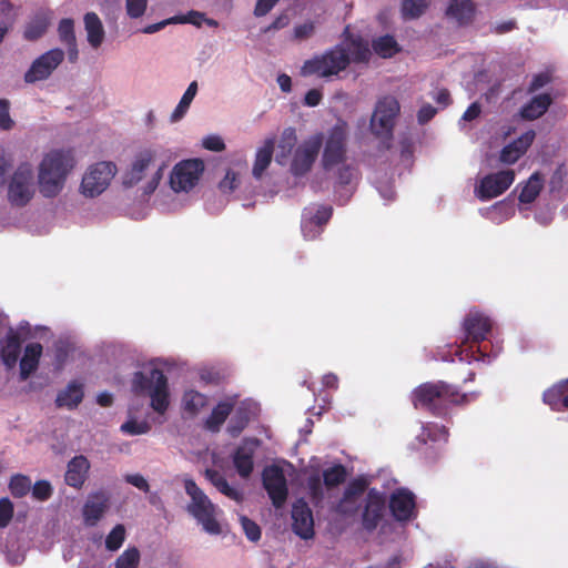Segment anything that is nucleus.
I'll return each mask as SVG.
<instances>
[{
	"label": "nucleus",
	"mask_w": 568,
	"mask_h": 568,
	"mask_svg": "<svg viewBox=\"0 0 568 568\" xmlns=\"http://www.w3.org/2000/svg\"><path fill=\"white\" fill-rule=\"evenodd\" d=\"M412 403L416 409L436 417H447L454 406L468 404L469 395L443 381L427 382L413 390Z\"/></svg>",
	"instance_id": "nucleus-1"
},
{
	"label": "nucleus",
	"mask_w": 568,
	"mask_h": 568,
	"mask_svg": "<svg viewBox=\"0 0 568 568\" xmlns=\"http://www.w3.org/2000/svg\"><path fill=\"white\" fill-rule=\"evenodd\" d=\"M74 165L71 151L53 150L45 154L39 166V189L44 197H54L63 189Z\"/></svg>",
	"instance_id": "nucleus-2"
},
{
	"label": "nucleus",
	"mask_w": 568,
	"mask_h": 568,
	"mask_svg": "<svg viewBox=\"0 0 568 568\" xmlns=\"http://www.w3.org/2000/svg\"><path fill=\"white\" fill-rule=\"evenodd\" d=\"M132 392L149 395L151 407L158 414H164L170 405L168 377L163 371L152 368L149 373L135 372L132 378Z\"/></svg>",
	"instance_id": "nucleus-3"
},
{
	"label": "nucleus",
	"mask_w": 568,
	"mask_h": 568,
	"mask_svg": "<svg viewBox=\"0 0 568 568\" xmlns=\"http://www.w3.org/2000/svg\"><path fill=\"white\" fill-rule=\"evenodd\" d=\"M184 487L192 503L187 506V511L203 526V529L211 535L221 534L222 529L215 518V506L196 485L193 479H185Z\"/></svg>",
	"instance_id": "nucleus-4"
},
{
	"label": "nucleus",
	"mask_w": 568,
	"mask_h": 568,
	"mask_svg": "<svg viewBox=\"0 0 568 568\" xmlns=\"http://www.w3.org/2000/svg\"><path fill=\"white\" fill-rule=\"evenodd\" d=\"M348 52L341 45L326 51L321 57L307 60L303 65V74H316L321 78L336 75L349 65Z\"/></svg>",
	"instance_id": "nucleus-5"
},
{
	"label": "nucleus",
	"mask_w": 568,
	"mask_h": 568,
	"mask_svg": "<svg viewBox=\"0 0 568 568\" xmlns=\"http://www.w3.org/2000/svg\"><path fill=\"white\" fill-rule=\"evenodd\" d=\"M34 174L30 163H21L13 172L8 184V201L12 206L23 207L33 197Z\"/></svg>",
	"instance_id": "nucleus-6"
},
{
	"label": "nucleus",
	"mask_w": 568,
	"mask_h": 568,
	"mask_svg": "<svg viewBox=\"0 0 568 568\" xmlns=\"http://www.w3.org/2000/svg\"><path fill=\"white\" fill-rule=\"evenodd\" d=\"M386 508V494L375 487L368 488L361 507L362 528L367 532L375 531L385 518Z\"/></svg>",
	"instance_id": "nucleus-7"
},
{
	"label": "nucleus",
	"mask_w": 568,
	"mask_h": 568,
	"mask_svg": "<svg viewBox=\"0 0 568 568\" xmlns=\"http://www.w3.org/2000/svg\"><path fill=\"white\" fill-rule=\"evenodd\" d=\"M399 110V102L394 97L386 95L378 100L371 119L372 132L377 136L390 139Z\"/></svg>",
	"instance_id": "nucleus-8"
},
{
	"label": "nucleus",
	"mask_w": 568,
	"mask_h": 568,
	"mask_svg": "<svg viewBox=\"0 0 568 568\" xmlns=\"http://www.w3.org/2000/svg\"><path fill=\"white\" fill-rule=\"evenodd\" d=\"M204 171L201 159L182 160L173 166L170 174V186L174 192H189L199 182Z\"/></svg>",
	"instance_id": "nucleus-9"
},
{
	"label": "nucleus",
	"mask_w": 568,
	"mask_h": 568,
	"mask_svg": "<svg viewBox=\"0 0 568 568\" xmlns=\"http://www.w3.org/2000/svg\"><path fill=\"white\" fill-rule=\"evenodd\" d=\"M347 123L339 120L328 133L322 162L325 170L344 163L346 159Z\"/></svg>",
	"instance_id": "nucleus-10"
},
{
	"label": "nucleus",
	"mask_w": 568,
	"mask_h": 568,
	"mask_svg": "<svg viewBox=\"0 0 568 568\" xmlns=\"http://www.w3.org/2000/svg\"><path fill=\"white\" fill-rule=\"evenodd\" d=\"M116 173V166L112 162H99L92 165L84 174L81 189L84 195L97 196L110 184Z\"/></svg>",
	"instance_id": "nucleus-11"
},
{
	"label": "nucleus",
	"mask_w": 568,
	"mask_h": 568,
	"mask_svg": "<svg viewBox=\"0 0 568 568\" xmlns=\"http://www.w3.org/2000/svg\"><path fill=\"white\" fill-rule=\"evenodd\" d=\"M368 486L369 481L364 476L352 479L335 506L336 514L343 517L356 516L361 510L359 499L364 496Z\"/></svg>",
	"instance_id": "nucleus-12"
},
{
	"label": "nucleus",
	"mask_w": 568,
	"mask_h": 568,
	"mask_svg": "<svg viewBox=\"0 0 568 568\" xmlns=\"http://www.w3.org/2000/svg\"><path fill=\"white\" fill-rule=\"evenodd\" d=\"M387 505L392 517L398 523H408L417 517L416 496L408 488L392 491Z\"/></svg>",
	"instance_id": "nucleus-13"
},
{
	"label": "nucleus",
	"mask_w": 568,
	"mask_h": 568,
	"mask_svg": "<svg viewBox=\"0 0 568 568\" xmlns=\"http://www.w3.org/2000/svg\"><path fill=\"white\" fill-rule=\"evenodd\" d=\"M64 52L61 49H51L37 58L24 74L27 83L48 79L52 72L62 63Z\"/></svg>",
	"instance_id": "nucleus-14"
},
{
	"label": "nucleus",
	"mask_w": 568,
	"mask_h": 568,
	"mask_svg": "<svg viewBox=\"0 0 568 568\" xmlns=\"http://www.w3.org/2000/svg\"><path fill=\"white\" fill-rule=\"evenodd\" d=\"M262 481L273 506L276 508L282 507L288 495L283 469L275 465L265 467L262 474Z\"/></svg>",
	"instance_id": "nucleus-15"
},
{
	"label": "nucleus",
	"mask_w": 568,
	"mask_h": 568,
	"mask_svg": "<svg viewBox=\"0 0 568 568\" xmlns=\"http://www.w3.org/2000/svg\"><path fill=\"white\" fill-rule=\"evenodd\" d=\"M514 181V170H504L487 174L481 179L479 186L476 189V195L480 201L491 200L508 190Z\"/></svg>",
	"instance_id": "nucleus-16"
},
{
	"label": "nucleus",
	"mask_w": 568,
	"mask_h": 568,
	"mask_svg": "<svg viewBox=\"0 0 568 568\" xmlns=\"http://www.w3.org/2000/svg\"><path fill=\"white\" fill-rule=\"evenodd\" d=\"M333 215L331 205H317L316 207H306L302 217V232L305 239L314 240L322 232Z\"/></svg>",
	"instance_id": "nucleus-17"
},
{
	"label": "nucleus",
	"mask_w": 568,
	"mask_h": 568,
	"mask_svg": "<svg viewBox=\"0 0 568 568\" xmlns=\"http://www.w3.org/2000/svg\"><path fill=\"white\" fill-rule=\"evenodd\" d=\"M156 151L146 148L136 152L130 168L124 172L122 183L125 187L136 185L145 176L151 166H155Z\"/></svg>",
	"instance_id": "nucleus-18"
},
{
	"label": "nucleus",
	"mask_w": 568,
	"mask_h": 568,
	"mask_svg": "<svg viewBox=\"0 0 568 568\" xmlns=\"http://www.w3.org/2000/svg\"><path fill=\"white\" fill-rule=\"evenodd\" d=\"M321 146L322 139L320 136H314L302 143L294 153L291 163L292 173L296 176H302L307 173L312 169Z\"/></svg>",
	"instance_id": "nucleus-19"
},
{
	"label": "nucleus",
	"mask_w": 568,
	"mask_h": 568,
	"mask_svg": "<svg viewBox=\"0 0 568 568\" xmlns=\"http://www.w3.org/2000/svg\"><path fill=\"white\" fill-rule=\"evenodd\" d=\"M292 520L293 531L298 537L305 540L314 537L313 513L307 503L303 499L294 503L292 507Z\"/></svg>",
	"instance_id": "nucleus-20"
},
{
	"label": "nucleus",
	"mask_w": 568,
	"mask_h": 568,
	"mask_svg": "<svg viewBox=\"0 0 568 568\" xmlns=\"http://www.w3.org/2000/svg\"><path fill=\"white\" fill-rule=\"evenodd\" d=\"M463 328L467 342L480 343L485 341L490 333L491 321L483 313L469 312L463 322Z\"/></svg>",
	"instance_id": "nucleus-21"
},
{
	"label": "nucleus",
	"mask_w": 568,
	"mask_h": 568,
	"mask_svg": "<svg viewBox=\"0 0 568 568\" xmlns=\"http://www.w3.org/2000/svg\"><path fill=\"white\" fill-rule=\"evenodd\" d=\"M258 445L257 439H245L233 453V465L242 478L251 476L254 468V454Z\"/></svg>",
	"instance_id": "nucleus-22"
},
{
	"label": "nucleus",
	"mask_w": 568,
	"mask_h": 568,
	"mask_svg": "<svg viewBox=\"0 0 568 568\" xmlns=\"http://www.w3.org/2000/svg\"><path fill=\"white\" fill-rule=\"evenodd\" d=\"M109 507V497L103 491L93 493L85 501L82 515L84 524L93 527L103 517Z\"/></svg>",
	"instance_id": "nucleus-23"
},
{
	"label": "nucleus",
	"mask_w": 568,
	"mask_h": 568,
	"mask_svg": "<svg viewBox=\"0 0 568 568\" xmlns=\"http://www.w3.org/2000/svg\"><path fill=\"white\" fill-rule=\"evenodd\" d=\"M90 463L83 455L74 456L67 466L64 480L68 486L81 488L87 480Z\"/></svg>",
	"instance_id": "nucleus-24"
},
{
	"label": "nucleus",
	"mask_w": 568,
	"mask_h": 568,
	"mask_svg": "<svg viewBox=\"0 0 568 568\" xmlns=\"http://www.w3.org/2000/svg\"><path fill=\"white\" fill-rule=\"evenodd\" d=\"M22 339L17 331L9 327L0 349V359L8 369H12L21 353Z\"/></svg>",
	"instance_id": "nucleus-25"
},
{
	"label": "nucleus",
	"mask_w": 568,
	"mask_h": 568,
	"mask_svg": "<svg viewBox=\"0 0 568 568\" xmlns=\"http://www.w3.org/2000/svg\"><path fill=\"white\" fill-rule=\"evenodd\" d=\"M43 347L40 343H30L24 347V353L20 359V379L27 381L33 374L40 363Z\"/></svg>",
	"instance_id": "nucleus-26"
},
{
	"label": "nucleus",
	"mask_w": 568,
	"mask_h": 568,
	"mask_svg": "<svg viewBox=\"0 0 568 568\" xmlns=\"http://www.w3.org/2000/svg\"><path fill=\"white\" fill-rule=\"evenodd\" d=\"M552 104V98L549 93L535 95L524 104L519 111L521 119L526 121H534L541 118Z\"/></svg>",
	"instance_id": "nucleus-27"
},
{
	"label": "nucleus",
	"mask_w": 568,
	"mask_h": 568,
	"mask_svg": "<svg viewBox=\"0 0 568 568\" xmlns=\"http://www.w3.org/2000/svg\"><path fill=\"white\" fill-rule=\"evenodd\" d=\"M84 392L82 384L72 381L67 387L60 390L55 398L57 407H65L68 409H75L83 400Z\"/></svg>",
	"instance_id": "nucleus-28"
},
{
	"label": "nucleus",
	"mask_w": 568,
	"mask_h": 568,
	"mask_svg": "<svg viewBox=\"0 0 568 568\" xmlns=\"http://www.w3.org/2000/svg\"><path fill=\"white\" fill-rule=\"evenodd\" d=\"M568 388V378L560 381L555 384L552 387L546 389L542 394V400L547 404L552 410L560 412L566 409L564 406L565 396L567 395Z\"/></svg>",
	"instance_id": "nucleus-29"
},
{
	"label": "nucleus",
	"mask_w": 568,
	"mask_h": 568,
	"mask_svg": "<svg viewBox=\"0 0 568 568\" xmlns=\"http://www.w3.org/2000/svg\"><path fill=\"white\" fill-rule=\"evenodd\" d=\"M232 400L220 402L205 420V427L211 432H219L234 408Z\"/></svg>",
	"instance_id": "nucleus-30"
},
{
	"label": "nucleus",
	"mask_w": 568,
	"mask_h": 568,
	"mask_svg": "<svg viewBox=\"0 0 568 568\" xmlns=\"http://www.w3.org/2000/svg\"><path fill=\"white\" fill-rule=\"evenodd\" d=\"M475 8L470 0H450L446 14L459 24L469 23L474 17Z\"/></svg>",
	"instance_id": "nucleus-31"
},
{
	"label": "nucleus",
	"mask_w": 568,
	"mask_h": 568,
	"mask_svg": "<svg viewBox=\"0 0 568 568\" xmlns=\"http://www.w3.org/2000/svg\"><path fill=\"white\" fill-rule=\"evenodd\" d=\"M84 26L88 33V42L92 48H99L104 39V29L98 14L88 12L84 16Z\"/></svg>",
	"instance_id": "nucleus-32"
},
{
	"label": "nucleus",
	"mask_w": 568,
	"mask_h": 568,
	"mask_svg": "<svg viewBox=\"0 0 568 568\" xmlns=\"http://www.w3.org/2000/svg\"><path fill=\"white\" fill-rule=\"evenodd\" d=\"M205 477L220 493H222L230 499L235 500L237 503H241L243 500V494L235 489L234 487H231L226 478L223 475H221L217 470L206 469Z\"/></svg>",
	"instance_id": "nucleus-33"
},
{
	"label": "nucleus",
	"mask_w": 568,
	"mask_h": 568,
	"mask_svg": "<svg viewBox=\"0 0 568 568\" xmlns=\"http://www.w3.org/2000/svg\"><path fill=\"white\" fill-rule=\"evenodd\" d=\"M274 151V140L267 139L263 146L260 148L255 155V161L253 165V176L256 179H261L264 171L268 168L272 162Z\"/></svg>",
	"instance_id": "nucleus-34"
},
{
	"label": "nucleus",
	"mask_w": 568,
	"mask_h": 568,
	"mask_svg": "<svg viewBox=\"0 0 568 568\" xmlns=\"http://www.w3.org/2000/svg\"><path fill=\"white\" fill-rule=\"evenodd\" d=\"M544 187V179L539 172L530 175L526 184L521 187L518 200L520 203L530 204L540 194Z\"/></svg>",
	"instance_id": "nucleus-35"
},
{
	"label": "nucleus",
	"mask_w": 568,
	"mask_h": 568,
	"mask_svg": "<svg viewBox=\"0 0 568 568\" xmlns=\"http://www.w3.org/2000/svg\"><path fill=\"white\" fill-rule=\"evenodd\" d=\"M207 404V397L194 389L186 390L182 397L184 412L194 416L200 413Z\"/></svg>",
	"instance_id": "nucleus-36"
},
{
	"label": "nucleus",
	"mask_w": 568,
	"mask_h": 568,
	"mask_svg": "<svg viewBox=\"0 0 568 568\" xmlns=\"http://www.w3.org/2000/svg\"><path fill=\"white\" fill-rule=\"evenodd\" d=\"M50 20L45 14L36 16L26 27L23 36L29 41L40 39L48 30Z\"/></svg>",
	"instance_id": "nucleus-37"
},
{
	"label": "nucleus",
	"mask_w": 568,
	"mask_h": 568,
	"mask_svg": "<svg viewBox=\"0 0 568 568\" xmlns=\"http://www.w3.org/2000/svg\"><path fill=\"white\" fill-rule=\"evenodd\" d=\"M197 92V82L193 81L189 84L186 91L182 95L179 104L174 109V111L171 114V121L178 122L181 120L184 114L186 113L187 109L190 108L191 102L193 101L195 94Z\"/></svg>",
	"instance_id": "nucleus-38"
},
{
	"label": "nucleus",
	"mask_w": 568,
	"mask_h": 568,
	"mask_svg": "<svg viewBox=\"0 0 568 568\" xmlns=\"http://www.w3.org/2000/svg\"><path fill=\"white\" fill-rule=\"evenodd\" d=\"M373 49L382 58H392L399 51L396 40L389 34L374 40Z\"/></svg>",
	"instance_id": "nucleus-39"
},
{
	"label": "nucleus",
	"mask_w": 568,
	"mask_h": 568,
	"mask_svg": "<svg viewBox=\"0 0 568 568\" xmlns=\"http://www.w3.org/2000/svg\"><path fill=\"white\" fill-rule=\"evenodd\" d=\"M347 470L342 464L334 465L323 471V483L327 488L339 486L346 480Z\"/></svg>",
	"instance_id": "nucleus-40"
},
{
	"label": "nucleus",
	"mask_w": 568,
	"mask_h": 568,
	"mask_svg": "<svg viewBox=\"0 0 568 568\" xmlns=\"http://www.w3.org/2000/svg\"><path fill=\"white\" fill-rule=\"evenodd\" d=\"M297 141L295 129L286 128L281 135L278 142L280 153L277 154V161L282 163V159H286L292 150L294 149Z\"/></svg>",
	"instance_id": "nucleus-41"
},
{
	"label": "nucleus",
	"mask_w": 568,
	"mask_h": 568,
	"mask_svg": "<svg viewBox=\"0 0 568 568\" xmlns=\"http://www.w3.org/2000/svg\"><path fill=\"white\" fill-rule=\"evenodd\" d=\"M428 0H403L402 14L404 19H417L428 8Z\"/></svg>",
	"instance_id": "nucleus-42"
},
{
	"label": "nucleus",
	"mask_w": 568,
	"mask_h": 568,
	"mask_svg": "<svg viewBox=\"0 0 568 568\" xmlns=\"http://www.w3.org/2000/svg\"><path fill=\"white\" fill-rule=\"evenodd\" d=\"M140 551L135 547L125 549L115 560L114 568H138Z\"/></svg>",
	"instance_id": "nucleus-43"
},
{
	"label": "nucleus",
	"mask_w": 568,
	"mask_h": 568,
	"mask_svg": "<svg viewBox=\"0 0 568 568\" xmlns=\"http://www.w3.org/2000/svg\"><path fill=\"white\" fill-rule=\"evenodd\" d=\"M9 488L13 497H24L31 489V480L28 476L14 475L11 477Z\"/></svg>",
	"instance_id": "nucleus-44"
},
{
	"label": "nucleus",
	"mask_w": 568,
	"mask_h": 568,
	"mask_svg": "<svg viewBox=\"0 0 568 568\" xmlns=\"http://www.w3.org/2000/svg\"><path fill=\"white\" fill-rule=\"evenodd\" d=\"M125 539V527L122 524H118L109 532L105 538V548L110 551H116L121 548Z\"/></svg>",
	"instance_id": "nucleus-45"
},
{
	"label": "nucleus",
	"mask_w": 568,
	"mask_h": 568,
	"mask_svg": "<svg viewBox=\"0 0 568 568\" xmlns=\"http://www.w3.org/2000/svg\"><path fill=\"white\" fill-rule=\"evenodd\" d=\"M58 33L60 41L64 45L77 42L74 33V21L70 18H64L59 22Z\"/></svg>",
	"instance_id": "nucleus-46"
},
{
	"label": "nucleus",
	"mask_w": 568,
	"mask_h": 568,
	"mask_svg": "<svg viewBox=\"0 0 568 568\" xmlns=\"http://www.w3.org/2000/svg\"><path fill=\"white\" fill-rule=\"evenodd\" d=\"M320 475H311L307 479L308 495L315 505H318L324 499V489Z\"/></svg>",
	"instance_id": "nucleus-47"
},
{
	"label": "nucleus",
	"mask_w": 568,
	"mask_h": 568,
	"mask_svg": "<svg viewBox=\"0 0 568 568\" xmlns=\"http://www.w3.org/2000/svg\"><path fill=\"white\" fill-rule=\"evenodd\" d=\"M151 426L148 422H136L134 419H130L121 425V430L129 435H142L149 433Z\"/></svg>",
	"instance_id": "nucleus-48"
},
{
	"label": "nucleus",
	"mask_w": 568,
	"mask_h": 568,
	"mask_svg": "<svg viewBox=\"0 0 568 568\" xmlns=\"http://www.w3.org/2000/svg\"><path fill=\"white\" fill-rule=\"evenodd\" d=\"M31 488L33 498L40 501L48 500L53 494L52 486L48 480H38Z\"/></svg>",
	"instance_id": "nucleus-49"
},
{
	"label": "nucleus",
	"mask_w": 568,
	"mask_h": 568,
	"mask_svg": "<svg viewBox=\"0 0 568 568\" xmlns=\"http://www.w3.org/2000/svg\"><path fill=\"white\" fill-rule=\"evenodd\" d=\"M358 170L353 164H343L337 171V182L339 185H348L357 179Z\"/></svg>",
	"instance_id": "nucleus-50"
},
{
	"label": "nucleus",
	"mask_w": 568,
	"mask_h": 568,
	"mask_svg": "<svg viewBox=\"0 0 568 568\" xmlns=\"http://www.w3.org/2000/svg\"><path fill=\"white\" fill-rule=\"evenodd\" d=\"M240 520L247 539L254 542L258 541L261 539L260 526L246 516H241Z\"/></svg>",
	"instance_id": "nucleus-51"
},
{
	"label": "nucleus",
	"mask_w": 568,
	"mask_h": 568,
	"mask_svg": "<svg viewBox=\"0 0 568 568\" xmlns=\"http://www.w3.org/2000/svg\"><path fill=\"white\" fill-rule=\"evenodd\" d=\"M315 31V24L312 21L304 22L302 24H297L293 30V40L295 41H304L310 39Z\"/></svg>",
	"instance_id": "nucleus-52"
},
{
	"label": "nucleus",
	"mask_w": 568,
	"mask_h": 568,
	"mask_svg": "<svg viewBox=\"0 0 568 568\" xmlns=\"http://www.w3.org/2000/svg\"><path fill=\"white\" fill-rule=\"evenodd\" d=\"M524 155L523 150L515 149L514 145H505L499 155L500 162L505 164H514Z\"/></svg>",
	"instance_id": "nucleus-53"
},
{
	"label": "nucleus",
	"mask_w": 568,
	"mask_h": 568,
	"mask_svg": "<svg viewBox=\"0 0 568 568\" xmlns=\"http://www.w3.org/2000/svg\"><path fill=\"white\" fill-rule=\"evenodd\" d=\"M13 516V504L9 498L0 499V528L9 525Z\"/></svg>",
	"instance_id": "nucleus-54"
},
{
	"label": "nucleus",
	"mask_w": 568,
	"mask_h": 568,
	"mask_svg": "<svg viewBox=\"0 0 568 568\" xmlns=\"http://www.w3.org/2000/svg\"><path fill=\"white\" fill-rule=\"evenodd\" d=\"M165 166V163H161L156 166V170L154 171L151 179L148 181L146 185L143 189V193L145 195H150L156 190L163 178Z\"/></svg>",
	"instance_id": "nucleus-55"
},
{
	"label": "nucleus",
	"mask_w": 568,
	"mask_h": 568,
	"mask_svg": "<svg viewBox=\"0 0 568 568\" xmlns=\"http://www.w3.org/2000/svg\"><path fill=\"white\" fill-rule=\"evenodd\" d=\"M148 0H126V12L130 18L138 19L146 10Z\"/></svg>",
	"instance_id": "nucleus-56"
},
{
	"label": "nucleus",
	"mask_w": 568,
	"mask_h": 568,
	"mask_svg": "<svg viewBox=\"0 0 568 568\" xmlns=\"http://www.w3.org/2000/svg\"><path fill=\"white\" fill-rule=\"evenodd\" d=\"M536 133L534 130H528L525 133H523L518 139L510 142L509 145H514L517 150H523V153L525 154L529 146L532 144L535 140Z\"/></svg>",
	"instance_id": "nucleus-57"
},
{
	"label": "nucleus",
	"mask_w": 568,
	"mask_h": 568,
	"mask_svg": "<svg viewBox=\"0 0 568 568\" xmlns=\"http://www.w3.org/2000/svg\"><path fill=\"white\" fill-rule=\"evenodd\" d=\"M10 103L6 99H0V128L2 130H10L13 126V121L9 114Z\"/></svg>",
	"instance_id": "nucleus-58"
},
{
	"label": "nucleus",
	"mask_w": 568,
	"mask_h": 568,
	"mask_svg": "<svg viewBox=\"0 0 568 568\" xmlns=\"http://www.w3.org/2000/svg\"><path fill=\"white\" fill-rule=\"evenodd\" d=\"M354 47L353 51V60L355 62H365L369 58V49L367 43L362 42L361 40H356L352 42Z\"/></svg>",
	"instance_id": "nucleus-59"
},
{
	"label": "nucleus",
	"mask_w": 568,
	"mask_h": 568,
	"mask_svg": "<svg viewBox=\"0 0 568 568\" xmlns=\"http://www.w3.org/2000/svg\"><path fill=\"white\" fill-rule=\"evenodd\" d=\"M550 82H551V75L548 72L538 73V74L534 75L531 82L528 85L527 92L534 93Z\"/></svg>",
	"instance_id": "nucleus-60"
},
{
	"label": "nucleus",
	"mask_w": 568,
	"mask_h": 568,
	"mask_svg": "<svg viewBox=\"0 0 568 568\" xmlns=\"http://www.w3.org/2000/svg\"><path fill=\"white\" fill-rule=\"evenodd\" d=\"M219 187L223 193L233 192L237 187L236 173L229 170L224 179L220 182Z\"/></svg>",
	"instance_id": "nucleus-61"
},
{
	"label": "nucleus",
	"mask_w": 568,
	"mask_h": 568,
	"mask_svg": "<svg viewBox=\"0 0 568 568\" xmlns=\"http://www.w3.org/2000/svg\"><path fill=\"white\" fill-rule=\"evenodd\" d=\"M248 419L246 417H233L227 426V432L232 437H237L246 427Z\"/></svg>",
	"instance_id": "nucleus-62"
},
{
	"label": "nucleus",
	"mask_w": 568,
	"mask_h": 568,
	"mask_svg": "<svg viewBox=\"0 0 568 568\" xmlns=\"http://www.w3.org/2000/svg\"><path fill=\"white\" fill-rule=\"evenodd\" d=\"M437 113L436 108H434L432 104L426 103L420 106V109L417 112V121L419 124H426L429 122Z\"/></svg>",
	"instance_id": "nucleus-63"
},
{
	"label": "nucleus",
	"mask_w": 568,
	"mask_h": 568,
	"mask_svg": "<svg viewBox=\"0 0 568 568\" xmlns=\"http://www.w3.org/2000/svg\"><path fill=\"white\" fill-rule=\"evenodd\" d=\"M125 481L144 493H148L150 490V485L148 480L140 474L126 475Z\"/></svg>",
	"instance_id": "nucleus-64"
}]
</instances>
